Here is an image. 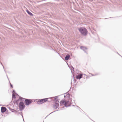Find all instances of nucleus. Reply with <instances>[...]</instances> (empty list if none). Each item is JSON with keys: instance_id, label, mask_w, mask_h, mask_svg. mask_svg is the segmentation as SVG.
Listing matches in <instances>:
<instances>
[{"instance_id": "cd10ccee", "label": "nucleus", "mask_w": 122, "mask_h": 122, "mask_svg": "<svg viewBox=\"0 0 122 122\" xmlns=\"http://www.w3.org/2000/svg\"><path fill=\"white\" fill-rule=\"evenodd\" d=\"M118 55L122 57V56H121L119 54Z\"/></svg>"}, {"instance_id": "6e6552de", "label": "nucleus", "mask_w": 122, "mask_h": 122, "mask_svg": "<svg viewBox=\"0 0 122 122\" xmlns=\"http://www.w3.org/2000/svg\"><path fill=\"white\" fill-rule=\"evenodd\" d=\"M83 77V74H79L76 76V78L77 79H80L82 78Z\"/></svg>"}, {"instance_id": "7c9ffc66", "label": "nucleus", "mask_w": 122, "mask_h": 122, "mask_svg": "<svg viewBox=\"0 0 122 122\" xmlns=\"http://www.w3.org/2000/svg\"><path fill=\"white\" fill-rule=\"evenodd\" d=\"M77 107H78V108H80V107H79L78 106H77Z\"/></svg>"}, {"instance_id": "c756f323", "label": "nucleus", "mask_w": 122, "mask_h": 122, "mask_svg": "<svg viewBox=\"0 0 122 122\" xmlns=\"http://www.w3.org/2000/svg\"><path fill=\"white\" fill-rule=\"evenodd\" d=\"M73 106L75 107V106L74 105H72Z\"/></svg>"}, {"instance_id": "393cba45", "label": "nucleus", "mask_w": 122, "mask_h": 122, "mask_svg": "<svg viewBox=\"0 0 122 122\" xmlns=\"http://www.w3.org/2000/svg\"><path fill=\"white\" fill-rule=\"evenodd\" d=\"M1 64L2 65V66H3V68L4 69V66H3L2 63H1Z\"/></svg>"}, {"instance_id": "2f4dec72", "label": "nucleus", "mask_w": 122, "mask_h": 122, "mask_svg": "<svg viewBox=\"0 0 122 122\" xmlns=\"http://www.w3.org/2000/svg\"><path fill=\"white\" fill-rule=\"evenodd\" d=\"M71 73H72V74H73V73H72V71H71Z\"/></svg>"}, {"instance_id": "dca6fc26", "label": "nucleus", "mask_w": 122, "mask_h": 122, "mask_svg": "<svg viewBox=\"0 0 122 122\" xmlns=\"http://www.w3.org/2000/svg\"><path fill=\"white\" fill-rule=\"evenodd\" d=\"M20 114L21 115V116L22 117V118H23V121H24V119H23V116L22 112H19L18 114H17L18 115V114Z\"/></svg>"}, {"instance_id": "4468645a", "label": "nucleus", "mask_w": 122, "mask_h": 122, "mask_svg": "<svg viewBox=\"0 0 122 122\" xmlns=\"http://www.w3.org/2000/svg\"><path fill=\"white\" fill-rule=\"evenodd\" d=\"M26 11L28 13V14L31 16H32L33 15V14L30 12L29 10H26Z\"/></svg>"}, {"instance_id": "f3484780", "label": "nucleus", "mask_w": 122, "mask_h": 122, "mask_svg": "<svg viewBox=\"0 0 122 122\" xmlns=\"http://www.w3.org/2000/svg\"><path fill=\"white\" fill-rule=\"evenodd\" d=\"M12 112H15L17 113V111H16V110H14V109H12Z\"/></svg>"}, {"instance_id": "7ed1b4c3", "label": "nucleus", "mask_w": 122, "mask_h": 122, "mask_svg": "<svg viewBox=\"0 0 122 122\" xmlns=\"http://www.w3.org/2000/svg\"><path fill=\"white\" fill-rule=\"evenodd\" d=\"M23 100H25L24 102L25 105L28 106L33 102V101H34V100H32L24 98Z\"/></svg>"}, {"instance_id": "39448f33", "label": "nucleus", "mask_w": 122, "mask_h": 122, "mask_svg": "<svg viewBox=\"0 0 122 122\" xmlns=\"http://www.w3.org/2000/svg\"><path fill=\"white\" fill-rule=\"evenodd\" d=\"M23 99H24L23 98L20 97L19 96V99L17 100H14L13 101V102L14 103H16V104L17 105H18L19 103V101H23L24 100Z\"/></svg>"}, {"instance_id": "f704fd0d", "label": "nucleus", "mask_w": 122, "mask_h": 122, "mask_svg": "<svg viewBox=\"0 0 122 122\" xmlns=\"http://www.w3.org/2000/svg\"><path fill=\"white\" fill-rule=\"evenodd\" d=\"M117 53L118 54H119L118 53V52H117Z\"/></svg>"}, {"instance_id": "ddd939ff", "label": "nucleus", "mask_w": 122, "mask_h": 122, "mask_svg": "<svg viewBox=\"0 0 122 122\" xmlns=\"http://www.w3.org/2000/svg\"><path fill=\"white\" fill-rule=\"evenodd\" d=\"M70 57V55L69 54H67L65 57V59L66 60H68Z\"/></svg>"}, {"instance_id": "f8f14e48", "label": "nucleus", "mask_w": 122, "mask_h": 122, "mask_svg": "<svg viewBox=\"0 0 122 122\" xmlns=\"http://www.w3.org/2000/svg\"><path fill=\"white\" fill-rule=\"evenodd\" d=\"M58 96H57L54 97H53V98H54V99L53 100L54 101L56 102H59V100H57Z\"/></svg>"}, {"instance_id": "e433bc0d", "label": "nucleus", "mask_w": 122, "mask_h": 122, "mask_svg": "<svg viewBox=\"0 0 122 122\" xmlns=\"http://www.w3.org/2000/svg\"><path fill=\"white\" fill-rule=\"evenodd\" d=\"M43 122H44V121H43Z\"/></svg>"}, {"instance_id": "b1692460", "label": "nucleus", "mask_w": 122, "mask_h": 122, "mask_svg": "<svg viewBox=\"0 0 122 122\" xmlns=\"http://www.w3.org/2000/svg\"><path fill=\"white\" fill-rule=\"evenodd\" d=\"M54 51L56 52L57 53V54H59V53L56 51L55 50H54Z\"/></svg>"}, {"instance_id": "a211bd4d", "label": "nucleus", "mask_w": 122, "mask_h": 122, "mask_svg": "<svg viewBox=\"0 0 122 122\" xmlns=\"http://www.w3.org/2000/svg\"><path fill=\"white\" fill-rule=\"evenodd\" d=\"M58 111V110H56V111H54V112H51V113H50L49 115H47V116H46V117H45V118H46V117H47V116H48L50 114H51V113H53V112H56V111Z\"/></svg>"}, {"instance_id": "423d86ee", "label": "nucleus", "mask_w": 122, "mask_h": 122, "mask_svg": "<svg viewBox=\"0 0 122 122\" xmlns=\"http://www.w3.org/2000/svg\"><path fill=\"white\" fill-rule=\"evenodd\" d=\"M80 48L84 51L85 53L87 54V52L86 51V50L87 49V48L86 47L84 46H81L80 47Z\"/></svg>"}, {"instance_id": "412c9836", "label": "nucleus", "mask_w": 122, "mask_h": 122, "mask_svg": "<svg viewBox=\"0 0 122 122\" xmlns=\"http://www.w3.org/2000/svg\"><path fill=\"white\" fill-rule=\"evenodd\" d=\"M8 108L10 111H12V109L10 107H8Z\"/></svg>"}, {"instance_id": "f03ea898", "label": "nucleus", "mask_w": 122, "mask_h": 122, "mask_svg": "<svg viewBox=\"0 0 122 122\" xmlns=\"http://www.w3.org/2000/svg\"><path fill=\"white\" fill-rule=\"evenodd\" d=\"M50 99V100L48 101H51V99L50 98H46L39 99V100L37 101V104H41L43 103L48 101V99Z\"/></svg>"}, {"instance_id": "f257e3e1", "label": "nucleus", "mask_w": 122, "mask_h": 122, "mask_svg": "<svg viewBox=\"0 0 122 122\" xmlns=\"http://www.w3.org/2000/svg\"><path fill=\"white\" fill-rule=\"evenodd\" d=\"M78 30L82 35L85 36L87 34L88 31L85 27H80L78 28Z\"/></svg>"}, {"instance_id": "bb28decb", "label": "nucleus", "mask_w": 122, "mask_h": 122, "mask_svg": "<svg viewBox=\"0 0 122 122\" xmlns=\"http://www.w3.org/2000/svg\"><path fill=\"white\" fill-rule=\"evenodd\" d=\"M107 19V18H105V19Z\"/></svg>"}, {"instance_id": "4be33fe9", "label": "nucleus", "mask_w": 122, "mask_h": 122, "mask_svg": "<svg viewBox=\"0 0 122 122\" xmlns=\"http://www.w3.org/2000/svg\"><path fill=\"white\" fill-rule=\"evenodd\" d=\"M15 93L16 94V93H15V90H13V91L12 92V94H13V93Z\"/></svg>"}, {"instance_id": "5701e85b", "label": "nucleus", "mask_w": 122, "mask_h": 122, "mask_svg": "<svg viewBox=\"0 0 122 122\" xmlns=\"http://www.w3.org/2000/svg\"><path fill=\"white\" fill-rule=\"evenodd\" d=\"M84 77H86V78H87V75L86 74H84Z\"/></svg>"}, {"instance_id": "20e7f679", "label": "nucleus", "mask_w": 122, "mask_h": 122, "mask_svg": "<svg viewBox=\"0 0 122 122\" xmlns=\"http://www.w3.org/2000/svg\"><path fill=\"white\" fill-rule=\"evenodd\" d=\"M25 107L24 103L23 101H21L19 104V108L21 111L24 109Z\"/></svg>"}, {"instance_id": "2eb2a0df", "label": "nucleus", "mask_w": 122, "mask_h": 122, "mask_svg": "<svg viewBox=\"0 0 122 122\" xmlns=\"http://www.w3.org/2000/svg\"><path fill=\"white\" fill-rule=\"evenodd\" d=\"M12 98L14 99L16 98V95L14 93H13V94H12Z\"/></svg>"}, {"instance_id": "aec40b11", "label": "nucleus", "mask_w": 122, "mask_h": 122, "mask_svg": "<svg viewBox=\"0 0 122 122\" xmlns=\"http://www.w3.org/2000/svg\"><path fill=\"white\" fill-rule=\"evenodd\" d=\"M9 83H10V87L12 88H13V85H12L11 83H10V82H9Z\"/></svg>"}, {"instance_id": "0eeeda50", "label": "nucleus", "mask_w": 122, "mask_h": 122, "mask_svg": "<svg viewBox=\"0 0 122 122\" xmlns=\"http://www.w3.org/2000/svg\"><path fill=\"white\" fill-rule=\"evenodd\" d=\"M64 100L65 101V103L64 104V105H65V106L66 107H70L71 105H66L67 104H68L69 103V101L68 100L66 101L64 99Z\"/></svg>"}, {"instance_id": "c9c22d12", "label": "nucleus", "mask_w": 122, "mask_h": 122, "mask_svg": "<svg viewBox=\"0 0 122 122\" xmlns=\"http://www.w3.org/2000/svg\"><path fill=\"white\" fill-rule=\"evenodd\" d=\"M69 95H68V96H69Z\"/></svg>"}, {"instance_id": "1a4fd4ad", "label": "nucleus", "mask_w": 122, "mask_h": 122, "mask_svg": "<svg viewBox=\"0 0 122 122\" xmlns=\"http://www.w3.org/2000/svg\"><path fill=\"white\" fill-rule=\"evenodd\" d=\"M53 107L55 109H56L57 108L59 107V104L58 103L55 102V103L53 104Z\"/></svg>"}, {"instance_id": "9d476101", "label": "nucleus", "mask_w": 122, "mask_h": 122, "mask_svg": "<svg viewBox=\"0 0 122 122\" xmlns=\"http://www.w3.org/2000/svg\"><path fill=\"white\" fill-rule=\"evenodd\" d=\"M7 110L6 107H1V112L2 113H3L5 112Z\"/></svg>"}, {"instance_id": "72a5a7b5", "label": "nucleus", "mask_w": 122, "mask_h": 122, "mask_svg": "<svg viewBox=\"0 0 122 122\" xmlns=\"http://www.w3.org/2000/svg\"><path fill=\"white\" fill-rule=\"evenodd\" d=\"M4 71H5V72H6V71H5V70H4Z\"/></svg>"}, {"instance_id": "6ab92c4d", "label": "nucleus", "mask_w": 122, "mask_h": 122, "mask_svg": "<svg viewBox=\"0 0 122 122\" xmlns=\"http://www.w3.org/2000/svg\"><path fill=\"white\" fill-rule=\"evenodd\" d=\"M92 75V76H96L97 75H99V73H98L95 74L94 75H93L92 74H91Z\"/></svg>"}, {"instance_id": "c85d7f7f", "label": "nucleus", "mask_w": 122, "mask_h": 122, "mask_svg": "<svg viewBox=\"0 0 122 122\" xmlns=\"http://www.w3.org/2000/svg\"><path fill=\"white\" fill-rule=\"evenodd\" d=\"M72 68L73 69H74V68L72 66Z\"/></svg>"}, {"instance_id": "a878e982", "label": "nucleus", "mask_w": 122, "mask_h": 122, "mask_svg": "<svg viewBox=\"0 0 122 122\" xmlns=\"http://www.w3.org/2000/svg\"><path fill=\"white\" fill-rule=\"evenodd\" d=\"M51 50H54V49L53 48H52V47H51Z\"/></svg>"}, {"instance_id": "473e14b6", "label": "nucleus", "mask_w": 122, "mask_h": 122, "mask_svg": "<svg viewBox=\"0 0 122 122\" xmlns=\"http://www.w3.org/2000/svg\"><path fill=\"white\" fill-rule=\"evenodd\" d=\"M7 75V77L8 78V76H7V75Z\"/></svg>"}, {"instance_id": "9b49d317", "label": "nucleus", "mask_w": 122, "mask_h": 122, "mask_svg": "<svg viewBox=\"0 0 122 122\" xmlns=\"http://www.w3.org/2000/svg\"><path fill=\"white\" fill-rule=\"evenodd\" d=\"M64 99V100H62L60 101V106H62L64 105V104L65 103V101Z\"/></svg>"}]
</instances>
